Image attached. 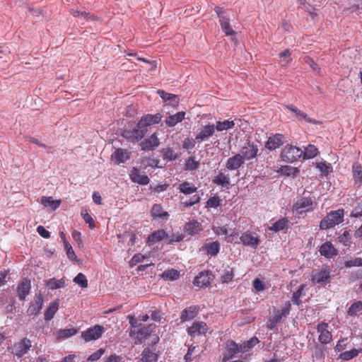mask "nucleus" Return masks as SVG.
<instances>
[{"instance_id":"nucleus-4","label":"nucleus","mask_w":362,"mask_h":362,"mask_svg":"<svg viewBox=\"0 0 362 362\" xmlns=\"http://www.w3.org/2000/svg\"><path fill=\"white\" fill-rule=\"evenodd\" d=\"M259 151L258 146L252 142L247 141L240 150L239 154L243 160L249 161L255 158Z\"/></svg>"},{"instance_id":"nucleus-43","label":"nucleus","mask_w":362,"mask_h":362,"mask_svg":"<svg viewBox=\"0 0 362 362\" xmlns=\"http://www.w3.org/2000/svg\"><path fill=\"white\" fill-rule=\"evenodd\" d=\"M142 361L144 362H156L157 355L151 351L149 349H145L142 353Z\"/></svg>"},{"instance_id":"nucleus-6","label":"nucleus","mask_w":362,"mask_h":362,"mask_svg":"<svg viewBox=\"0 0 362 362\" xmlns=\"http://www.w3.org/2000/svg\"><path fill=\"white\" fill-rule=\"evenodd\" d=\"M156 326L153 324L148 326H140L137 329H131L129 335L134 337L139 341H141L149 336L154 330Z\"/></svg>"},{"instance_id":"nucleus-21","label":"nucleus","mask_w":362,"mask_h":362,"mask_svg":"<svg viewBox=\"0 0 362 362\" xmlns=\"http://www.w3.org/2000/svg\"><path fill=\"white\" fill-rule=\"evenodd\" d=\"M199 313V307L197 305H191L183 310L180 315L181 322L189 321L194 319Z\"/></svg>"},{"instance_id":"nucleus-22","label":"nucleus","mask_w":362,"mask_h":362,"mask_svg":"<svg viewBox=\"0 0 362 362\" xmlns=\"http://www.w3.org/2000/svg\"><path fill=\"white\" fill-rule=\"evenodd\" d=\"M330 278V271L328 269H324L317 272L313 276V281L315 284H325L329 281Z\"/></svg>"},{"instance_id":"nucleus-10","label":"nucleus","mask_w":362,"mask_h":362,"mask_svg":"<svg viewBox=\"0 0 362 362\" xmlns=\"http://www.w3.org/2000/svg\"><path fill=\"white\" fill-rule=\"evenodd\" d=\"M240 240L244 245L251 247L254 249L257 247L260 242L258 235L255 233L250 231H246L242 233Z\"/></svg>"},{"instance_id":"nucleus-13","label":"nucleus","mask_w":362,"mask_h":362,"mask_svg":"<svg viewBox=\"0 0 362 362\" xmlns=\"http://www.w3.org/2000/svg\"><path fill=\"white\" fill-rule=\"evenodd\" d=\"M327 327L328 324L326 322H321L317 326V330L320 332L318 340L320 343L324 344L329 343L332 339V335L327 329Z\"/></svg>"},{"instance_id":"nucleus-55","label":"nucleus","mask_w":362,"mask_h":362,"mask_svg":"<svg viewBox=\"0 0 362 362\" xmlns=\"http://www.w3.org/2000/svg\"><path fill=\"white\" fill-rule=\"evenodd\" d=\"M64 247L66 251L68 258L73 261L76 260L77 257L74 252L71 245L68 242L64 241Z\"/></svg>"},{"instance_id":"nucleus-5","label":"nucleus","mask_w":362,"mask_h":362,"mask_svg":"<svg viewBox=\"0 0 362 362\" xmlns=\"http://www.w3.org/2000/svg\"><path fill=\"white\" fill-rule=\"evenodd\" d=\"M146 132L147 129L137 127L133 129H124L122 135L128 141L135 144L141 141Z\"/></svg>"},{"instance_id":"nucleus-2","label":"nucleus","mask_w":362,"mask_h":362,"mask_svg":"<svg viewBox=\"0 0 362 362\" xmlns=\"http://www.w3.org/2000/svg\"><path fill=\"white\" fill-rule=\"evenodd\" d=\"M303 150L293 145H286L284 148L281 157L286 163H293L302 158Z\"/></svg>"},{"instance_id":"nucleus-31","label":"nucleus","mask_w":362,"mask_h":362,"mask_svg":"<svg viewBox=\"0 0 362 362\" xmlns=\"http://www.w3.org/2000/svg\"><path fill=\"white\" fill-rule=\"evenodd\" d=\"M185 230L190 235L197 234L201 230V224L197 221H189L186 223Z\"/></svg>"},{"instance_id":"nucleus-18","label":"nucleus","mask_w":362,"mask_h":362,"mask_svg":"<svg viewBox=\"0 0 362 362\" xmlns=\"http://www.w3.org/2000/svg\"><path fill=\"white\" fill-rule=\"evenodd\" d=\"M284 143V136L281 134H276L269 137L265 144V147L269 150H275Z\"/></svg>"},{"instance_id":"nucleus-64","label":"nucleus","mask_w":362,"mask_h":362,"mask_svg":"<svg viewBox=\"0 0 362 362\" xmlns=\"http://www.w3.org/2000/svg\"><path fill=\"white\" fill-rule=\"evenodd\" d=\"M214 233L218 235H226V237L228 235V229L226 226H218V227H214L213 228Z\"/></svg>"},{"instance_id":"nucleus-36","label":"nucleus","mask_w":362,"mask_h":362,"mask_svg":"<svg viewBox=\"0 0 362 362\" xmlns=\"http://www.w3.org/2000/svg\"><path fill=\"white\" fill-rule=\"evenodd\" d=\"M235 123L233 120H224L223 122L218 121L216 124L215 129L218 132L226 131L234 127Z\"/></svg>"},{"instance_id":"nucleus-46","label":"nucleus","mask_w":362,"mask_h":362,"mask_svg":"<svg viewBox=\"0 0 362 362\" xmlns=\"http://www.w3.org/2000/svg\"><path fill=\"white\" fill-rule=\"evenodd\" d=\"M162 276L166 279L176 280L179 278L180 273L178 271H177L175 269H169V270L165 271L163 273Z\"/></svg>"},{"instance_id":"nucleus-9","label":"nucleus","mask_w":362,"mask_h":362,"mask_svg":"<svg viewBox=\"0 0 362 362\" xmlns=\"http://www.w3.org/2000/svg\"><path fill=\"white\" fill-rule=\"evenodd\" d=\"M208 331V326L204 322H194L187 328V334L191 337L204 335Z\"/></svg>"},{"instance_id":"nucleus-30","label":"nucleus","mask_w":362,"mask_h":362,"mask_svg":"<svg viewBox=\"0 0 362 362\" xmlns=\"http://www.w3.org/2000/svg\"><path fill=\"white\" fill-rule=\"evenodd\" d=\"M59 306L58 300H56L50 303L45 313V320L47 321L51 320L55 313L57 312Z\"/></svg>"},{"instance_id":"nucleus-12","label":"nucleus","mask_w":362,"mask_h":362,"mask_svg":"<svg viewBox=\"0 0 362 362\" xmlns=\"http://www.w3.org/2000/svg\"><path fill=\"white\" fill-rule=\"evenodd\" d=\"M31 289V282L27 278H23L19 281L17 286V294L20 300H23L26 296L29 294Z\"/></svg>"},{"instance_id":"nucleus-57","label":"nucleus","mask_w":362,"mask_h":362,"mask_svg":"<svg viewBox=\"0 0 362 362\" xmlns=\"http://www.w3.org/2000/svg\"><path fill=\"white\" fill-rule=\"evenodd\" d=\"M362 266V258H355L354 259L348 260L345 262V267L350 268L352 267H361Z\"/></svg>"},{"instance_id":"nucleus-26","label":"nucleus","mask_w":362,"mask_h":362,"mask_svg":"<svg viewBox=\"0 0 362 362\" xmlns=\"http://www.w3.org/2000/svg\"><path fill=\"white\" fill-rule=\"evenodd\" d=\"M151 214L153 218H160V219H168L169 214L167 211H164L162 206L158 204H155L153 205Z\"/></svg>"},{"instance_id":"nucleus-42","label":"nucleus","mask_w":362,"mask_h":362,"mask_svg":"<svg viewBox=\"0 0 362 362\" xmlns=\"http://www.w3.org/2000/svg\"><path fill=\"white\" fill-rule=\"evenodd\" d=\"M77 330L75 328L62 329L57 332V338L58 339H66L75 335Z\"/></svg>"},{"instance_id":"nucleus-23","label":"nucleus","mask_w":362,"mask_h":362,"mask_svg":"<svg viewBox=\"0 0 362 362\" xmlns=\"http://www.w3.org/2000/svg\"><path fill=\"white\" fill-rule=\"evenodd\" d=\"M320 253L327 258H332L337 255V250L330 242H326L320 247Z\"/></svg>"},{"instance_id":"nucleus-62","label":"nucleus","mask_w":362,"mask_h":362,"mask_svg":"<svg viewBox=\"0 0 362 362\" xmlns=\"http://www.w3.org/2000/svg\"><path fill=\"white\" fill-rule=\"evenodd\" d=\"M184 235L180 233L173 234L168 239V243L172 244L173 243H178L183 240Z\"/></svg>"},{"instance_id":"nucleus-44","label":"nucleus","mask_w":362,"mask_h":362,"mask_svg":"<svg viewBox=\"0 0 362 362\" xmlns=\"http://www.w3.org/2000/svg\"><path fill=\"white\" fill-rule=\"evenodd\" d=\"M258 343L259 340L256 337H254L250 340L243 342L242 344H240L243 353L248 351Z\"/></svg>"},{"instance_id":"nucleus-16","label":"nucleus","mask_w":362,"mask_h":362,"mask_svg":"<svg viewBox=\"0 0 362 362\" xmlns=\"http://www.w3.org/2000/svg\"><path fill=\"white\" fill-rule=\"evenodd\" d=\"M215 130L216 129L214 124L203 126L197 131L195 139L198 141H206L214 134Z\"/></svg>"},{"instance_id":"nucleus-58","label":"nucleus","mask_w":362,"mask_h":362,"mask_svg":"<svg viewBox=\"0 0 362 362\" xmlns=\"http://www.w3.org/2000/svg\"><path fill=\"white\" fill-rule=\"evenodd\" d=\"M145 259V256L142 254H135L129 262L130 266L134 267L139 262H142Z\"/></svg>"},{"instance_id":"nucleus-8","label":"nucleus","mask_w":362,"mask_h":362,"mask_svg":"<svg viewBox=\"0 0 362 362\" xmlns=\"http://www.w3.org/2000/svg\"><path fill=\"white\" fill-rule=\"evenodd\" d=\"M161 118L162 115L160 113L156 115H146L139 121L136 127L147 129V127L158 124L161 121Z\"/></svg>"},{"instance_id":"nucleus-17","label":"nucleus","mask_w":362,"mask_h":362,"mask_svg":"<svg viewBox=\"0 0 362 362\" xmlns=\"http://www.w3.org/2000/svg\"><path fill=\"white\" fill-rule=\"evenodd\" d=\"M213 280L211 273L208 272H202L197 276L193 281L194 286L198 287L207 286Z\"/></svg>"},{"instance_id":"nucleus-34","label":"nucleus","mask_w":362,"mask_h":362,"mask_svg":"<svg viewBox=\"0 0 362 362\" xmlns=\"http://www.w3.org/2000/svg\"><path fill=\"white\" fill-rule=\"evenodd\" d=\"M204 248L206 253L211 256H216L220 250V244L218 241L206 243Z\"/></svg>"},{"instance_id":"nucleus-39","label":"nucleus","mask_w":362,"mask_h":362,"mask_svg":"<svg viewBox=\"0 0 362 362\" xmlns=\"http://www.w3.org/2000/svg\"><path fill=\"white\" fill-rule=\"evenodd\" d=\"M362 313V302L356 301L354 303L348 310V315L350 316H358Z\"/></svg>"},{"instance_id":"nucleus-53","label":"nucleus","mask_w":362,"mask_h":362,"mask_svg":"<svg viewBox=\"0 0 362 362\" xmlns=\"http://www.w3.org/2000/svg\"><path fill=\"white\" fill-rule=\"evenodd\" d=\"M199 201H200L199 196L197 194H194L192 197H191L188 201H185V202L182 201L181 205H182L185 207H190V206H193L194 204L199 202Z\"/></svg>"},{"instance_id":"nucleus-14","label":"nucleus","mask_w":362,"mask_h":362,"mask_svg":"<svg viewBox=\"0 0 362 362\" xmlns=\"http://www.w3.org/2000/svg\"><path fill=\"white\" fill-rule=\"evenodd\" d=\"M43 302V297L41 294L35 295L33 301L27 310L28 315L35 316L38 315L42 308Z\"/></svg>"},{"instance_id":"nucleus-51","label":"nucleus","mask_w":362,"mask_h":362,"mask_svg":"<svg viewBox=\"0 0 362 362\" xmlns=\"http://www.w3.org/2000/svg\"><path fill=\"white\" fill-rule=\"evenodd\" d=\"M199 166V162L194 157H189L185 163V170L192 171L196 170Z\"/></svg>"},{"instance_id":"nucleus-49","label":"nucleus","mask_w":362,"mask_h":362,"mask_svg":"<svg viewBox=\"0 0 362 362\" xmlns=\"http://www.w3.org/2000/svg\"><path fill=\"white\" fill-rule=\"evenodd\" d=\"M74 281L81 288H86L88 286L87 279L82 273L78 274V275L74 279Z\"/></svg>"},{"instance_id":"nucleus-32","label":"nucleus","mask_w":362,"mask_h":362,"mask_svg":"<svg viewBox=\"0 0 362 362\" xmlns=\"http://www.w3.org/2000/svg\"><path fill=\"white\" fill-rule=\"evenodd\" d=\"M353 176L355 183L361 185L362 184V166L358 163H354L352 166Z\"/></svg>"},{"instance_id":"nucleus-50","label":"nucleus","mask_w":362,"mask_h":362,"mask_svg":"<svg viewBox=\"0 0 362 362\" xmlns=\"http://www.w3.org/2000/svg\"><path fill=\"white\" fill-rule=\"evenodd\" d=\"M178 157L176 153L171 148H167L164 150L163 158L168 161H172L177 159Z\"/></svg>"},{"instance_id":"nucleus-63","label":"nucleus","mask_w":362,"mask_h":362,"mask_svg":"<svg viewBox=\"0 0 362 362\" xmlns=\"http://www.w3.org/2000/svg\"><path fill=\"white\" fill-rule=\"evenodd\" d=\"M290 310L291 303L288 302L281 310H276V313H279V315L282 318L283 317H286L289 314Z\"/></svg>"},{"instance_id":"nucleus-33","label":"nucleus","mask_w":362,"mask_h":362,"mask_svg":"<svg viewBox=\"0 0 362 362\" xmlns=\"http://www.w3.org/2000/svg\"><path fill=\"white\" fill-rule=\"evenodd\" d=\"M46 286L51 290L62 288L65 287V281L64 278L60 279L52 278L46 281Z\"/></svg>"},{"instance_id":"nucleus-52","label":"nucleus","mask_w":362,"mask_h":362,"mask_svg":"<svg viewBox=\"0 0 362 362\" xmlns=\"http://www.w3.org/2000/svg\"><path fill=\"white\" fill-rule=\"evenodd\" d=\"M279 57L281 58L280 64L282 66H286L290 63L291 58L288 49L284 50L282 53L280 54Z\"/></svg>"},{"instance_id":"nucleus-56","label":"nucleus","mask_w":362,"mask_h":362,"mask_svg":"<svg viewBox=\"0 0 362 362\" xmlns=\"http://www.w3.org/2000/svg\"><path fill=\"white\" fill-rule=\"evenodd\" d=\"M351 216L354 218L362 217V201L358 202L351 213Z\"/></svg>"},{"instance_id":"nucleus-27","label":"nucleus","mask_w":362,"mask_h":362,"mask_svg":"<svg viewBox=\"0 0 362 362\" xmlns=\"http://www.w3.org/2000/svg\"><path fill=\"white\" fill-rule=\"evenodd\" d=\"M111 157L117 163H123L129 158V152L127 149L117 148Z\"/></svg>"},{"instance_id":"nucleus-15","label":"nucleus","mask_w":362,"mask_h":362,"mask_svg":"<svg viewBox=\"0 0 362 362\" xmlns=\"http://www.w3.org/2000/svg\"><path fill=\"white\" fill-rule=\"evenodd\" d=\"M313 200L311 197H302L294 205L296 210L299 213L309 211L312 209Z\"/></svg>"},{"instance_id":"nucleus-45","label":"nucleus","mask_w":362,"mask_h":362,"mask_svg":"<svg viewBox=\"0 0 362 362\" xmlns=\"http://www.w3.org/2000/svg\"><path fill=\"white\" fill-rule=\"evenodd\" d=\"M359 353V351L356 349H352L349 351L341 353L339 358L344 361H349L356 356Z\"/></svg>"},{"instance_id":"nucleus-61","label":"nucleus","mask_w":362,"mask_h":362,"mask_svg":"<svg viewBox=\"0 0 362 362\" xmlns=\"http://www.w3.org/2000/svg\"><path fill=\"white\" fill-rule=\"evenodd\" d=\"M317 168L324 174H328L330 172V165L325 162L317 163Z\"/></svg>"},{"instance_id":"nucleus-54","label":"nucleus","mask_w":362,"mask_h":362,"mask_svg":"<svg viewBox=\"0 0 362 362\" xmlns=\"http://www.w3.org/2000/svg\"><path fill=\"white\" fill-rule=\"evenodd\" d=\"M303 285L300 286V288L293 293L292 297V301L294 304L299 305L300 304V297L302 296V293L303 290Z\"/></svg>"},{"instance_id":"nucleus-24","label":"nucleus","mask_w":362,"mask_h":362,"mask_svg":"<svg viewBox=\"0 0 362 362\" xmlns=\"http://www.w3.org/2000/svg\"><path fill=\"white\" fill-rule=\"evenodd\" d=\"M244 163L240 154L237 153L228 159L226 166L228 170H233L238 169Z\"/></svg>"},{"instance_id":"nucleus-48","label":"nucleus","mask_w":362,"mask_h":362,"mask_svg":"<svg viewBox=\"0 0 362 362\" xmlns=\"http://www.w3.org/2000/svg\"><path fill=\"white\" fill-rule=\"evenodd\" d=\"M281 320V316L279 315V313H276V311L274 313V315L272 317H270L268 320L267 327L270 329H272L275 327L276 324L279 322Z\"/></svg>"},{"instance_id":"nucleus-28","label":"nucleus","mask_w":362,"mask_h":362,"mask_svg":"<svg viewBox=\"0 0 362 362\" xmlns=\"http://www.w3.org/2000/svg\"><path fill=\"white\" fill-rule=\"evenodd\" d=\"M227 347L228 353L227 355L224 356V361L231 359L235 354L243 352L241 345H239L233 341L228 344Z\"/></svg>"},{"instance_id":"nucleus-37","label":"nucleus","mask_w":362,"mask_h":362,"mask_svg":"<svg viewBox=\"0 0 362 362\" xmlns=\"http://www.w3.org/2000/svg\"><path fill=\"white\" fill-rule=\"evenodd\" d=\"M214 182L223 187H228L230 185V177L228 175L220 173L214 180Z\"/></svg>"},{"instance_id":"nucleus-59","label":"nucleus","mask_w":362,"mask_h":362,"mask_svg":"<svg viewBox=\"0 0 362 362\" xmlns=\"http://www.w3.org/2000/svg\"><path fill=\"white\" fill-rule=\"evenodd\" d=\"M233 269L229 270H226L224 274L221 276V281L223 283H228L233 278Z\"/></svg>"},{"instance_id":"nucleus-1","label":"nucleus","mask_w":362,"mask_h":362,"mask_svg":"<svg viewBox=\"0 0 362 362\" xmlns=\"http://www.w3.org/2000/svg\"><path fill=\"white\" fill-rule=\"evenodd\" d=\"M344 209L332 211L320 221V229L327 230L339 224L344 221Z\"/></svg>"},{"instance_id":"nucleus-19","label":"nucleus","mask_w":362,"mask_h":362,"mask_svg":"<svg viewBox=\"0 0 362 362\" xmlns=\"http://www.w3.org/2000/svg\"><path fill=\"white\" fill-rule=\"evenodd\" d=\"M130 178L132 182L139 185H146L149 183V178L145 174H143L136 168H133L130 173Z\"/></svg>"},{"instance_id":"nucleus-35","label":"nucleus","mask_w":362,"mask_h":362,"mask_svg":"<svg viewBox=\"0 0 362 362\" xmlns=\"http://www.w3.org/2000/svg\"><path fill=\"white\" fill-rule=\"evenodd\" d=\"M318 153L317 148L312 144H309L304 151H303L302 158L304 160L310 159L315 157Z\"/></svg>"},{"instance_id":"nucleus-7","label":"nucleus","mask_w":362,"mask_h":362,"mask_svg":"<svg viewBox=\"0 0 362 362\" xmlns=\"http://www.w3.org/2000/svg\"><path fill=\"white\" fill-rule=\"evenodd\" d=\"M32 346L31 341L25 337L21 341L16 343L13 345L12 351H11L13 354L16 355L18 358H21L24 356Z\"/></svg>"},{"instance_id":"nucleus-40","label":"nucleus","mask_w":362,"mask_h":362,"mask_svg":"<svg viewBox=\"0 0 362 362\" xmlns=\"http://www.w3.org/2000/svg\"><path fill=\"white\" fill-rule=\"evenodd\" d=\"M288 220L285 218H283L273 223L271 226L269 227V229L276 233L286 228Z\"/></svg>"},{"instance_id":"nucleus-20","label":"nucleus","mask_w":362,"mask_h":362,"mask_svg":"<svg viewBox=\"0 0 362 362\" xmlns=\"http://www.w3.org/2000/svg\"><path fill=\"white\" fill-rule=\"evenodd\" d=\"M160 144L156 134H153L148 139L141 143V149L144 151H152Z\"/></svg>"},{"instance_id":"nucleus-25","label":"nucleus","mask_w":362,"mask_h":362,"mask_svg":"<svg viewBox=\"0 0 362 362\" xmlns=\"http://www.w3.org/2000/svg\"><path fill=\"white\" fill-rule=\"evenodd\" d=\"M165 238H168L166 232L164 230H158L148 235L146 243L149 245H153Z\"/></svg>"},{"instance_id":"nucleus-41","label":"nucleus","mask_w":362,"mask_h":362,"mask_svg":"<svg viewBox=\"0 0 362 362\" xmlns=\"http://www.w3.org/2000/svg\"><path fill=\"white\" fill-rule=\"evenodd\" d=\"M41 203L45 206H50L52 209L55 210L59 206L61 201L53 200L51 197H42L41 199Z\"/></svg>"},{"instance_id":"nucleus-11","label":"nucleus","mask_w":362,"mask_h":362,"mask_svg":"<svg viewBox=\"0 0 362 362\" xmlns=\"http://www.w3.org/2000/svg\"><path fill=\"white\" fill-rule=\"evenodd\" d=\"M104 332V327L100 325H95L82 332V337L86 341L96 340L99 339Z\"/></svg>"},{"instance_id":"nucleus-38","label":"nucleus","mask_w":362,"mask_h":362,"mask_svg":"<svg viewBox=\"0 0 362 362\" xmlns=\"http://www.w3.org/2000/svg\"><path fill=\"white\" fill-rule=\"evenodd\" d=\"M178 189L185 194H192L197 191V187L188 182H184L179 185Z\"/></svg>"},{"instance_id":"nucleus-29","label":"nucleus","mask_w":362,"mask_h":362,"mask_svg":"<svg viewBox=\"0 0 362 362\" xmlns=\"http://www.w3.org/2000/svg\"><path fill=\"white\" fill-rule=\"evenodd\" d=\"M185 112H178L175 115H170L165 119V124L167 126L172 127L175 126L177 123L182 122L185 119Z\"/></svg>"},{"instance_id":"nucleus-60","label":"nucleus","mask_w":362,"mask_h":362,"mask_svg":"<svg viewBox=\"0 0 362 362\" xmlns=\"http://www.w3.org/2000/svg\"><path fill=\"white\" fill-rule=\"evenodd\" d=\"M105 353V350L103 349H100L90 354L88 358V361H94L98 360Z\"/></svg>"},{"instance_id":"nucleus-47","label":"nucleus","mask_w":362,"mask_h":362,"mask_svg":"<svg viewBox=\"0 0 362 362\" xmlns=\"http://www.w3.org/2000/svg\"><path fill=\"white\" fill-rule=\"evenodd\" d=\"M81 215L83 221L89 225L90 228H93L95 226L94 221L87 209H83L81 211Z\"/></svg>"},{"instance_id":"nucleus-3","label":"nucleus","mask_w":362,"mask_h":362,"mask_svg":"<svg viewBox=\"0 0 362 362\" xmlns=\"http://www.w3.org/2000/svg\"><path fill=\"white\" fill-rule=\"evenodd\" d=\"M215 11L219 17V21L222 30L226 34V35L230 37L232 40H235L236 33L230 26L229 18L221 8L216 7Z\"/></svg>"}]
</instances>
